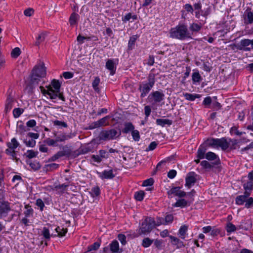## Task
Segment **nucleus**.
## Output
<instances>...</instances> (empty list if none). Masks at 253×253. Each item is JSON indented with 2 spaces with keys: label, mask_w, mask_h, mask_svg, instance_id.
Segmentation results:
<instances>
[{
  "label": "nucleus",
  "mask_w": 253,
  "mask_h": 253,
  "mask_svg": "<svg viewBox=\"0 0 253 253\" xmlns=\"http://www.w3.org/2000/svg\"><path fill=\"white\" fill-rule=\"evenodd\" d=\"M38 154V151H35L33 150H28L25 154L24 156L26 158H28L29 159H32L33 158H35L37 156Z\"/></svg>",
  "instance_id": "25"
},
{
  "label": "nucleus",
  "mask_w": 253,
  "mask_h": 253,
  "mask_svg": "<svg viewBox=\"0 0 253 253\" xmlns=\"http://www.w3.org/2000/svg\"><path fill=\"white\" fill-rule=\"evenodd\" d=\"M46 76V69L43 63H41L36 66L33 70L31 81L33 84L38 83L39 78Z\"/></svg>",
  "instance_id": "2"
},
{
  "label": "nucleus",
  "mask_w": 253,
  "mask_h": 253,
  "mask_svg": "<svg viewBox=\"0 0 253 253\" xmlns=\"http://www.w3.org/2000/svg\"><path fill=\"white\" fill-rule=\"evenodd\" d=\"M118 238L119 240L121 242L122 245H125L126 244V237L125 235L122 234H120L118 235Z\"/></svg>",
  "instance_id": "57"
},
{
  "label": "nucleus",
  "mask_w": 253,
  "mask_h": 253,
  "mask_svg": "<svg viewBox=\"0 0 253 253\" xmlns=\"http://www.w3.org/2000/svg\"><path fill=\"white\" fill-rule=\"evenodd\" d=\"M253 181H248L244 184V188L245 190L250 191L253 188Z\"/></svg>",
  "instance_id": "54"
},
{
  "label": "nucleus",
  "mask_w": 253,
  "mask_h": 253,
  "mask_svg": "<svg viewBox=\"0 0 253 253\" xmlns=\"http://www.w3.org/2000/svg\"><path fill=\"white\" fill-rule=\"evenodd\" d=\"M46 143L49 146H54L57 142L56 139L53 140L50 138H47L45 140Z\"/></svg>",
  "instance_id": "61"
},
{
  "label": "nucleus",
  "mask_w": 253,
  "mask_h": 253,
  "mask_svg": "<svg viewBox=\"0 0 253 253\" xmlns=\"http://www.w3.org/2000/svg\"><path fill=\"white\" fill-rule=\"evenodd\" d=\"M196 174L194 172H191L188 173L186 177L185 185L190 188L191 185L194 184L196 182Z\"/></svg>",
  "instance_id": "14"
},
{
  "label": "nucleus",
  "mask_w": 253,
  "mask_h": 253,
  "mask_svg": "<svg viewBox=\"0 0 253 253\" xmlns=\"http://www.w3.org/2000/svg\"><path fill=\"white\" fill-rule=\"evenodd\" d=\"M244 23L245 24H252L253 23V11L248 8L243 14Z\"/></svg>",
  "instance_id": "11"
},
{
  "label": "nucleus",
  "mask_w": 253,
  "mask_h": 253,
  "mask_svg": "<svg viewBox=\"0 0 253 253\" xmlns=\"http://www.w3.org/2000/svg\"><path fill=\"white\" fill-rule=\"evenodd\" d=\"M131 134L133 139L135 141H138L140 139L139 132L137 130H133L131 131Z\"/></svg>",
  "instance_id": "47"
},
{
  "label": "nucleus",
  "mask_w": 253,
  "mask_h": 253,
  "mask_svg": "<svg viewBox=\"0 0 253 253\" xmlns=\"http://www.w3.org/2000/svg\"><path fill=\"white\" fill-rule=\"evenodd\" d=\"M46 36L47 33L46 32H42L40 33L36 38L35 45L39 46L42 42L44 41Z\"/></svg>",
  "instance_id": "16"
},
{
  "label": "nucleus",
  "mask_w": 253,
  "mask_h": 253,
  "mask_svg": "<svg viewBox=\"0 0 253 253\" xmlns=\"http://www.w3.org/2000/svg\"><path fill=\"white\" fill-rule=\"evenodd\" d=\"M206 151V148L201 145L197 151V157L201 159L204 158Z\"/></svg>",
  "instance_id": "27"
},
{
  "label": "nucleus",
  "mask_w": 253,
  "mask_h": 253,
  "mask_svg": "<svg viewBox=\"0 0 253 253\" xmlns=\"http://www.w3.org/2000/svg\"><path fill=\"white\" fill-rule=\"evenodd\" d=\"M156 123L158 125L164 126L166 125H171L172 121L169 119H158L156 120Z\"/></svg>",
  "instance_id": "21"
},
{
  "label": "nucleus",
  "mask_w": 253,
  "mask_h": 253,
  "mask_svg": "<svg viewBox=\"0 0 253 253\" xmlns=\"http://www.w3.org/2000/svg\"><path fill=\"white\" fill-rule=\"evenodd\" d=\"M110 251L112 253H117L119 251V243L117 241H113L109 245Z\"/></svg>",
  "instance_id": "20"
},
{
  "label": "nucleus",
  "mask_w": 253,
  "mask_h": 253,
  "mask_svg": "<svg viewBox=\"0 0 253 253\" xmlns=\"http://www.w3.org/2000/svg\"><path fill=\"white\" fill-rule=\"evenodd\" d=\"M156 225L153 218L147 217L142 223L140 228V232L144 234H148L151 232Z\"/></svg>",
  "instance_id": "6"
},
{
  "label": "nucleus",
  "mask_w": 253,
  "mask_h": 253,
  "mask_svg": "<svg viewBox=\"0 0 253 253\" xmlns=\"http://www.w3.org/2000/svg\"><path fill=\"white\" fill-rule=\"evenodd\" d=\"M205 144L213 147H220L223 150H226L229 146V143L225 138L221 139L211 138L207 139Z\"/></svg>",
  "instance_id": "3"
},
{
  "label": "nucleus",
  "mask_w": 253,
  "mask_h": 253,
  "mask_svg": "<svg viewBox=\"0 0 253 253\" xmlns=\"http://www.w3.org/2000/svg\"><path fill=\"white\" fill-rule=\"evenodd\" d=\"M90 194L93 197L97 196L100 194L99 188L97 186L93 187L90 192Z\"/></svg>",
  "instance_id": "46"
},
{
  "label": "nucleus",
  "mask_w": 253,
  "mask_h": 253,
  "mask_svg": "<svg viewBox=\"0 0 253 253\" xmlns=\"http://www.w3.org/2000/svg\"><path fill=\"white\" fill-rule=\"evenodd\" d=\"M241 47L239 48L241 50L244 47V50L246 51H250L251 49H253V40L244 39L241 41Z\"/></svg>",
  "instance_id": "10"
},
{
  "label": "nucleus",
  "mask_w": 253,
  "mask_h": 253,
  "mask_svg": "<svg viewBox=\"0 0 253 253\" xmlns=\"http://www.w3.org/2000/svg\"><path fill=\"white\" fill-rule=\"evenodd\" d=\"M14 103V99L10 96H8L7 98L5 105V111L6 113L9 112L13 106Z\"/></svg>",
  "instance_id": "15"
},
{
  "label": "nucleus",
  "mask_w": 253,
  "mask_h": 253,
  "mask_svg": "<svg viewBox=\"0 0 253 253\" xmlns=\"http://www.w3.org/2000/svg\"><path fill=\"white\" fill-rule=\"evenodd\" d=\"M176 171L175 170L172 169V170H170L168 172V176L169 178L172 179L176 176Z\"/></svg>",
  "instance_id": "64"
},
{
  "label": "nucleus",
  "mask_w": 253,
  "mask_h": 253,
  "mask_svg": "<svg viewBox=\"0 0 253 253\" xmlns=\"http://www.w3.org/2000/svg\"><path fill=\"white\" fill-rule=\"evenodd\" d=\"M27 163L29 165L31 168L34 170L39 169L41 167L40 163L37 161H28Z\"/></svg>",
  "instance_id": "22"
},
{
  "label": "nucleus",
  "mask_w": 253,
  "mask_h": 253,
  "mask_svg": "<svg viewBox=\"0 0 253 253\" xmlns=\"http://www.w3.org/2000/svg\"><path fill=\"white\" fill-rule=\"evenodd\" d=\"M10 210L9 204L7 202L0 203V217L3 218L5 217L8 211Z\"/></svg>",
  "instance_id": "13"
},
{
  "label": "nucleus",
  "mask_w": 253,
  "mask_h": 253,
  "mask_svg": "<svg viewBox=\"0 0 253 253\" xmlns=\"http://www.w3.org/2000/svg\"><path fill=\"white\" fill-rule=\"evenodd\" d=\"M144 196V192L142 191H140L135 193V198L136 200L141 201L143 199Z\"/></svg>",
  "instance_id": "40"
},
{
  "label": "nucleus",
  "mask_w": 253,
  "mask_h": 253,
  "mask_svg": "<svg viewBox=\"0 0 253 253\" xmlns=\"http://www.w3.org/2000/svg\"><path fill=\"white\" fill-rule=\"evenodd\" d=\"M155 75L150 74L148 77V83L140 85L139 90L141 91V97H144L149 92L155 84Z\"/></svg>",
  "instance_id": "5"
},
{
  "label": "nucleus",
  "mask_w": 253,
  "mask_h": 253,
  "mask_svg": "<svg viewBox=\"0 0 253 253\" xmlns=\"http://www.w3.org/2000/svg\"><path fill=\"white\" fill-rule=\"evenodd\" d=\"M109 118L110 117L107 116L97 121L99 126L100 127L109 125L108 120Z\"/></svg>",
  "instance_id": "26"
},
{
  "label": "nucleus",
  "mask_w": 253,
  "mask_h": 253,
  "mask_svg": "<svg viewBox=\"0 0 253 253\" xmlns=\"http://www.w3.org/2000/svg\"><path fill=\"white\" fill-rule=\"evenodd\" d=\"M36 205L40 208L41 211H42L43 210V208L44 207V204L42 199H37L36 201Z\"/></svg>",
  "instance_id": "60"
},
{
  "label": "nucleus",
  "mask_w": 253,
  "mask_h": 253,
  "mask_svg": "<svg viewBox=\"0 0 253 253\" xmlns=\"http://www.w3.org/2000/svg\"><path fill=\"white\" fill-rule=\"evenodd\" d=\"M201 166L205 169H211V165L207 161H203L201 163Z\"/></svg>",
  "instance_id": "62"
},
{
  "label": "nucleus",
  "mask_w": 253,
  "mask_h": 253,
  "mask_svg": "<svg viewBox=\"0 0 253 253\" xmlns=\"http://www.w3.org/2000/svg\"><path fill=\"white\" fill-rule=\"evenodd\" d=\"M192 81L193 82H199L201 80V76L198 72H195L192 74Z\"/></svg>",
  "instance_id": "36"
},
{
  "label": "nucleus",
  "mask_w": 253,
  "mask_h": 253,
  "mask_svg": "<svg viewBox=\"0 0 253 253\" xmlns=\"http://www.w3.org/2000/svg\"><path fill=\"white\" fill-rule=\"evenodd\" d=\"M99 247L100 244L98 242H95L93 245H91L88 247V251L96 250L99 248Z\"/></svg>",
  "instance_id": "53"
},
{
  "label": "nucleus",
  "mask_w": 253,
  "mask_h": 253,
  "mask_svg": "<svg viewBox=\"0 0 253 253\" xmlns=\"http://www.w3.org/2000/svg\"><path fill=\"white\" fill-rule=\"evenodd\" d=\"M245 207L247 208H250L253 206V198L252 197H250L248 199H246L245 201Z\"/></svg>",
  "instance_id": "48"
},
{
  "label": "nucleus",
  "mask_w": 253,
  "mask_h": 253,
  "mask_svg": "<svg viewBox=\"0 0 253 253\" xmlns=\"http://www.w3.org/2000/svg\"><path fill=\"white\" fill-rule=\"evenodd\" d=\"M25 208L26 209V211H25V216L26 217H28L32 215L33 213V210L31 208V207L30 206H29L28 205H26L25 206Z\"/></svg>",
  "instance_id": "55"
},
{
  "label": "nucleus",
  "mask_w": 253,
  "mask_h": 253,
  "mask_svg": "<svg viewBox=\"0 0 253 253\" xmlns=\"http://www.w3.org/2000/svg\"><path fill=\"white\" fill-rule=\"evenodd\" d=\"M154 180L152 178H149L143 181V185L144 186H151L153 184Z\"/></svg>",
  "instance_id": "58"
},
{
  "label": "nucleus",
  "mask_w": 253,
  "mask_h": 253,
  "mask_svg": "<svg viewBox=\"0 0 253 253\" xmlns=\"http://www.w3.org/2000/svg\"><path fill=\"white\" fill-rule=\"evenodd\" d=\"M42 234L45 239H50L49 230L46 227H44L42 230Z\"/></svg>",
  "instance_id": "49"
},
{
  "label": "nucleus",
  "mask_w": 253,
  "mask_h": 253,
  "mask_svg": "<svg viewBox=\"0 0 253 253\" xmlns=\"http://www.w3.org/2000/svg\"><path fill=\"white\" fill-rule=\"evenodd\" d=\"M55 230L58 233V236L61 237L65 236L68 231L67 228H61L59 226L57 227Z\"/></svg>",
  "instance_id": "29"
},
{
  "label": "nucleus",
  "mask_w": 253,
  "mask_h": 253,
  "mask_svg": "<svg viewBox=\"0 0 253 253\" xmlns=\"http://www.w3.org/2000/svg\"><path fill=\"white\" fill-rule=\"evenodd\" d=\"M106 67L110 71L111 75H113L115 73L116 67L113 60H108L106 63Z\"/></svg>",
  "instance_id": "18"
},
{
  "label": "nucleus",
  "mask_w": 253,
  "mask_h": 253,
  "mask_svg": "<svg viewBox=\"0 0 253 253\" xmlns=\"http://www.w3.org/2000/svg\"><path fill=\"white\" fill-rule=\"evenodd\" d=\"M194 194L195 191H194V190H192L190 192H189L188 193H187V194L186 195L189 197V199L188 201L189 202H190L191 203L194 201L193 196Z\"/></svg>",
  "instance_id": "63"
},
{
  "label": "nucleus",
  "mask_w": 253,
  "mask_h": 253,
  "mask_svg": "<svg viewBox=\"0 0 253 253\" xmlns=\"http://www.w3.org/2000/svg\"><path fill=\"white\" fill-rule=\"evenodd\" d=\"M28 129L26 128L25 126H24L21 123L20 124H17V132L19 133L20 135H23L24 133L28 131Z\"/></svg>",
  "instance_id": "24"
},
{
  "label": "nucleus",
  "mask_w": 253,
  "mask_h": 253,
  "mask_svg": "<svg viewBox=\"0 0 253 253\" xmlns=\"http://www.w3.org/2000/svg\"><path fill=\"white\" fill-rule=\"evenodd\" d=\"M34 10L32 8H28L24 11V14L26 16L30 17L33 15Z\"/></svg>",
  "instance_id": "52"
},
{
  "label": "nucleus",
  "mask_w": 253,
  "mask_h": 253,
  "mask_svg": "<svg viewBox=\"0 0 253 253\" xmlns=\"http://www.w3.org/2000/svg\"><path fill=\"white\" fill-rule=\"evenodd\" d=\"M153 241L148 238H145L142 242V246L145 248L149 247L152 243Z\"/></svg>",
  "instance_id": "43"
},
{
  "label": "nucleus",
  "mask_w": 253,
  "mask_h": 253,
  "mask_svg": "<svg viewBox=\"0 0 253 253\" xmlns=\"http://www.w3.org/2000/svg\"><path fill=\"white\" fill-rule=\"evenodd\" d=\"M21 53L20 49L19 47L14 48L11 52V55L13 58H17Z\"/></svg>",
  "instance_id": "38"
},
{
  "label": "nucleus",
  "mask_w": 253,
  "mask_h": 253,
  "mask_svg": "<svg viewBox=\"0 0 253 253\" xmlns=\"http://www.w3.org/2000/svg\"><path fill=\"white\" fill-rule=\"evenodd\" d=\"M7 145L8 148L6 150V153L12 156L13 158H15V152L14 149L19 145V143L17 140L16 138H13L11 140V142L7 143Z\"/></svg>",
  "instance_id": "7"
},
{
  "label": "nucleus",
  "mask_w": 253,
  "mask_h": 253,
  "mask_svg": "<svg viewBox=\"0 0 253 253\" xmlns=\"http://www.w3.org/2000/svg\"><path fill=\"white\" fill-rule=\"evenodd\" d=\"M201 28V26L196 23H193L190 26V29L192 31L198 32Z\"/></svg>",
  "instance_id": "45"
},
{
  "label": "nucleus",
  "mask_w": 253,
  "mask_h": 253,
  "mask_svg": "<svg viewBox=\"0 0 253 253\" xmlns=\"http://www.w3.org/2000/svg\"><path fill=\"white\" fill-rule=\"evenodd\" d=\"M23 112V110L22 109L18 108H15L13 111V114L14 118L19 117L20 115Z\"/></svg>",
  "instance_id": "42"
},
{
  "label": "nucleus",
  "mask_w": 253,
  "mask_h": 253,
  "mask_svg": "<svg viewBox=\"0 0 253 253\" xmlns=\"http://www.w3.org/2000/svg\"><path fill=\"white\" fill-rule=\"evenodd\" d=\"M236 227L231 222H228L226 226V230L227 233H231L235 231Z\"/></svg>",
  "instance_id": "28"
},
{
  "label": "nucleus",
  "mask_w": 253,
  "mask_h": 253,
  "mask_svg": "<svg viewBox=\"0 0 253 253\" xmlns=\"http://www.w3.org/2000/svg\"><path fill=\"white\" fill-rule=\"evenodd\" d=\"M246 199L245 198V196H243L242 195L238 196L236 198V203L239 205H243Z\"/></svg>",
  "instance_id": "39"
},
{
  "label": "nucleus",
  "mask_w": 253,
  "mask_h": 253,
  "mask_svg": "<svg viewBox=\"0 0 253 253\" xmlns=\"http://www.w3.org/2000/svg\"><path fill=\"white\" fill-rule=\"evenodd\" d=\"M124 126L125 127L123 130V132L125 133H127L130 131H132L134 128L133 125L129 122L125 123Z\"/></svg>",
  "instance_id": "23"
},
{
  "label": "nucleus",
  "mask_w": 253,
  "mask_h": 253,
  "mask_svg": "<svg viewBox=\"0 0 253 253\" xmlns=\"http://www.w3.org/2000/svg\"><path fill=\"white\" fill-rule=\"evenodd\" d=\"M69 137V136L68 135H66L65 134H62L58 136L56 139L57 142H62L67 140Z\"/></svg>",
  "instance_id": "50"
},
{
  "label": "nucleus",
  "mask_w": 253,
  "mask_h": 253,
  "mask_svg": "<svg viewBox=\"0 0 253 253\" xmlns=\"http://www.w3.org/2000/svg\"><path fill=\"white\" fill-rule=\"evenodd\" d=\"M170 37L180 40L191 38L187 27L184 24H178L169 31Z\"/></svg>",
  "instance_id": "1"
},
{
  "label": "nucleus",
  "mask_w": 253,
  "mask_h": 253,
  "mask_svg": "<svg viewBox=\"0 0 253 253\" xmlns=\"http://www.w3.org/2000/svg\"><path fill=\"white\" fill-rule=\"evenodd\" d=\"M188 227L186 225L182 226L179 230V234L180 235V237L184 239L185 238V235L187 231Z\"/></svg>",
  "instance_id": "34"
},
{
  "label": "nucleus",
  "mask_w": 253,
  "mask_h": 253,
  "mask_svg": "<svg viewBox=\"0 0 253 253\" xmlns=\"http://www.w3.org/2000/svg\"><path fill=\"white\" fill-rule=\"evenodd\" d=\"M47 87V89L46 90L42 86H40V87L42 92L43 94H47L52 99H55L57 96V93H55V91H54V90L52 89V87L50 85H49Z\"/></svg>",
  "instance_id": "12"
},
{
  "label": "nucleus",
  "mask_w": 253,
  "mask_h": 253,
  "mask_svg": "<svg viewBox=\"0 0 253 253\" xmlns=\"http://www.w3.org/2000/svg\"><path fill=\"white\" fill-rule=\"evenodd\" d=\"M67 187V185H59L55 187V189L58 193L61 194L64 192V191L66 190Z\"/></svg>",
  "instance_id": "31"
},
{
  "label": "nucleus",
  "mask_w": 253,
  "mask_h": 253,
  "mask_svg": "<svg viewBox=\"0 0 253 253\" xmlns=\"http://www.w3.org/2000/svg\"><path fill=\"white\" fill-rule=\"evenodd\" d=\"M184 96L186 99L190 101H194L196 98L199 97V96L198 94H192L188 93H184Z\"/></svg>",
  "instance_id": "35"
},
{
  "label": "nucleus",
  "mask_w": 253,
  "mask_h": 253,
  "mask_svg": "<svg viewBox=\"0 0 253 253\" xmlns=\"http://www.w3.org/2000/svg\"><path fill=\"white\" fill-rule=\"evenodd\" d=\"M211 103V97L208 96L206 97L203 101V104L206 107H208Z\"/></svg>",
  "instance_id": "59"
},
{
  "label": "nucleus",
  "mask_w": 253,
  "mask_h": 253,
  "mask_svg": "<svg viewBox=\"0 0 253 253\" xmlns=\"http://www.w3.org/2000/svg\"><path fill=\"white\" fill-rule=\"evenodd\" d=\"M121 134V131H117L115 129H111L108 130H103L99 135L100 140H112L119 137Z\"/></svg>",
  "instance_id": "4"
},
{
  "label": "nucleus",
  "mask_w": 253,
  "mask_h": 253,
  "mask_svg": "<svg viewBox=\"0 0 253 253\" xmlns=\"http://www.w3.org/2000/svg\"><path fill=\"white\" fill-rule=\"evenodd\" d=\"M24 143L27 146L30 147H34L36 145V141L33 139L29 140L28 141L24 140Z\"/></svg>",
  "instance_id": "51"
},
{
  "label": "nucleus",
  "mask_w": 253,
  "mask_h": 253,
  "mask_svg": "<svg viewBox=\"0 0 253 253\" xmlns=\"http://www.w3.org/2000/svg\"><path fill=\"white\" fill-rule=\"evenodd\" d=\"M191 204L190 202L187 201L184 199H181L177 201L174 204V206L176 207L184 208Z\"/></svg>",
  "instance_id": "19"
},
{
  "label": "nucleus",
  "mask_w": 253,
  "mask_h": 253,
  "mask_svg": "<svg viewBox=\"0 0 253 253\" xmlns=\"http://www.w3.org/2000/svg\"><path fill=\"white\" fill-rule=\"evenodd\" d=\"M157 143H156L155 141L151 142L149 146L146 148V151H149L154 150L157 146Z\"/></svg>",
  "instance_id": "56"
},
{
  "label": "nucleus",
  "mask_w": 253,
  "mask_h": 253,
  "mask_svg": "<svg viewBox=\"0 0 253 253\" xmlns=\"http://www.w3.org/2000/svg\"><path fill=\"white\" fill-rule=\"evenodd\" d=\"M78 15L73 13L70 16L69 22L71 25H74L76 23Z\"/></svg>",
  "instance_id": "41"
},
{
  "label": "nucleus",
  "mask_w": 253,
  "mask_h": 253,
  "mask_svg": "<svg viewBox=\"0 0 253 253\" xmlns=\"http://www.w3.org/2000/svg\"><path fill=\"white\" fill-rule=\"evenodd\" d=\"M115 176V175L113 173L112 169L104 170L100 175L102 179H112Z\"/></svg>",
  "instance_id": "17"
},
{
  "label": "nucleus",
  "mask_w": 253,
  "mask_h": 253,
  "mask_svg": "<svg viewBox=\"0 0 253 253\" xmlns=\"http://www.w3.org/2000/svg\"><path fill=\"white\" fill-rule=\"evenodd\" d=\"M53 123L54 126H61V127H67L68 126L67 124L65 122L60 121L58 120H55V121H53Z\"/></svg>",
  "instance_id": "44"
},
{
  "label": "nucleus",
  "mask_w": 253,
  "mask_h": 253,
  "mask_svg": "<svg viewBox=\"0 0 253 253\" xmlns=\"http://www.w3.org/2000/svg\"><path fill=\"white\" fill-rule=\"evenodd\" d=\"M52 88L53 87L55 90L54 91H58L60 87V84L58 81L53 80L51 82V84L50 85Z\"/></svg>",
  "instance_id": "30"
},
{
  "label": "nucleus",
  "mask_w": 253,
  "mask_h": 253,
  "mask_svg": "<svg viewBox=\"0 0 253 253\" xmlns=\"http://www.w3.org/2000/svg\"><path fill=\"white\" fill-rule=\"evenodd\" d=\"M100 83V79L99 77H96L95 78L94 81L92 82V87L93 89L95 90V91L97 92L99 91V88L98 87V85Z\"/></svg>",
  "instance_id": "32"
},
{
  "label": "nucleus",
  "mask_w": 253,
  "mask_h": 253,
  "mask_svg": "<svg viewBox=\"0 0 253 253\" xmlns=\"http://www.w3.org/2000/svg\"><path fill=\"white\" fill-rule=\"evenodd\" d=\"M205 157L207 160L212 161L216 159L217 156L215 153L212 152H209L206 154Z\"/></svg>",
  "instance_id": "37"
},
{
  "label": "nucleus",
  "mask_w": 253,
  "mask_h": 253,
  "mask_svg": "<svg viewBox=\"0 0 253 253\" xmlns=\"http://www.w3.org/2000/svg\"><path fill=\"white\" fill-rule=\"evenodd\" d=\"M138 37L137 35H133L130 38L129 42H128V48L129 49L132 48V47L134 45V43H135L136 40H137V39L138 38Z\"/></svg>",
  "instance_id": "33"
},
{
  "label": "nucleus",
  "mask_w": 253,
  "mask_h": 253,
  "mask_svg": "<svg viewBox=\"0 0 253 253\" xmlns=\"http://www.w3.org/2000/svg\"><path fill=\"white\" fill-rule=\"evenodd\" d=\"M168 195L169 198H171L173 195L179 197H183L186 196V193L185 192L181 191L179 187H175L172 188L168 191Z\"/></svg>",
  "instance_id": "9"
},
{
  "label": "nucleus",
  "mask_w": 253,
  "mask_h": 253,
  "mask_svg": "<svg viewBox=\"0 0 253 253\" xmlns=\"http://www.w3.org/2000/svg\"><path fill=\"white\" fill-rule=\"evenodd\" d=\"M165 94L162 91H155L152 92L149 95V99L155 103L160 102L164 100Z\"/></svg>",
  "instance_id": "8"
}]
</instances>
